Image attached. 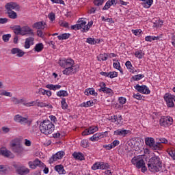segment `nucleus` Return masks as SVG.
I'll list each match as a JSON object with an SVG mask.
<instances>
[{"mask_svg":"<svg viewBox=\"0 0 175 175\" xmlns=\"http://www.w3.org/2000/svg\"><path fill=\"white\" fill-rule=\"evenodd\" d=\"M14 32L16 35H21L22 36H25V35H35L33 29L30 28L28 25H25L22 27H21L20 25H18L14 27Z\"/></svg>","mask_w":175,"mask_h":175,"instance_id":"3","label":"nucleus"},{"mask_svg":"<svg viewBox=\"0 0 175 175\" xmlns=\"http://www.w3.org/2000/svg\"><path fill=\"white\" fill-rule=\"evenodd\" d=\"M44 135H51L54 131L55 126L50 121L44 120Z\"/></svg>","mask_w":175,"mask_h":175,"instance_id":"7","label":"nucleus"},{"mask_svg":"<svg viewBox=\"0 0 175 175\" xmlns=\"http://www.w3.org/2000/svg\"><path fill=\"white\" fill-rule=\"evenodd\" d=\"M11 101L14 103V105H20V103H22V105H23V106H26V107L35 106V101L27 102L25 98L18 99L16 97H12L11 98Z\"/></svg>","mask_w":175,"mask_h":175,"instance_id":"4","label":"nucleus"},{"mask_svg":"<svg viewBox=\"0 0 175 175\" xmlns=\"http://www.w3.org/2000/svg\"><path fill=\"white\" fill-rule=\"evenodd\" d=\"M110 165L107 163L103 162H97L95 163L92 166V170H98V169H101V170H104V169H109Z\"/></svg>","mask_w":175,"mask_h":175,"instance_id":"9","label":"nucleus"},{"mask_svg":"<svg viewBox=\"0 0 175 175\" xmlns=\"http://www.w3.org/2000/svg\"><path fill=\"white\" fill-rule=\"evenodd\" d=\"M24 54H25V52L23 51V50L21 49H18V52L16 53V56L17 57H23L24 56Z\"/></svg>","mask_w":175,"mask_h":175,"instance_id":"64","label":"nucleus"},{"mask_svg":"<svg viewBox=\"0 0 175 175\" xmlns=\"http://www.w3.org/2000/svg\"><path fill=\"white\" fill-rule=\"evenodd\" d=\"M144 77V75L139 74V75L133 76L132 79L134 81H139V80H142V79H143Z\"/></svg>","mask_w":175,"mask_h":175,"instance_id":"42","label":"nucleus"},{"mask_svg":"<svg viewBox=\"0 0 175 175\" xmlns=\"http://www.w3.org/2000/svg\"><path fill=\"white\" fill-rule=\"evenodd\" d=\"M135 56L137 58H139V59H142V58H143V57H144V53H143V51L138 50V51H135Z\"/></svg>","mask_w":175,"mask_h":175,"instance_id":"40","label":"nucleus"},{"mask_svg":"<svg viewBox=\"0 0 175 175\" xmlns=\"http://www.w3.org/2000/svg\"><path fill=\"white\" fill-rule=\"evenodd\" d=\"M34 40L35 39L32 37L26 38L25 42V45H24L25 49H29L31 46H33Z\"/></svg>","mask_w":175,"mask_h":175,"instance_id":"17","label":"nucleus"},{"mask_svg":"<svg viewBox=\"0 0 175 175\" xmlns=\"http://www.w3.org/2000/svg\"><path fill=\"white\" fill-rule=\"evenodd\" d=\"M152 150H157L161 151V150H162V148H163V146L159 143V142H157L153 144V146H152Z\"/></svg>","mask_w":175,"mask_h":175,"instance_id":"32","label":"nucleus"},{"mask_svg":"<svg viewBox=\"0 0 175 175\" xmlns=\"http://www.w3.org/2000/svg\"><path fill=\"white\" fill-rule=\"evenodd\" d=\"M86 42L89 44H96V41H95V39L92 38H88Z\"/></svg>","mask_w":175,"mask_h":175,"instance_id":"57","label":"nucleus"},{"mask_svg":"<svg viewBox=\"0 0 175 175\" xmlns=\"http://www.w3.org/2000/svg\"><path fill=\"white\" fill-rule=\"evenodd\" d=\"M81 146L83 147V148H87V147H90V144H88V140L83 139L81 142Z\"/></svg>","mask_w":175,"mask_h":175,"instance_id":"49","label":"nucleus"},{"mask_svg":"<svg viewBox=\"0 0 175 175\" xmlns=\"http://www.w3.org/2000/svg\"><path fill=\"white\" fill-rule=\"evenodd\" d=\"M10 38H12L10 34H4L2 37L3 42H9V39H10Z\"/></svg>","mask_w":175,"mask_h":175,"instance_id":"58","label":"nucleus"},{"mask_svg":"<svg viewBox=\"0 0 175 175\" xmlns=\"http://www.w3.org/2000/svg\"><path fill=\"white\" fill-rule=\"evenodd\" d=\"M159 122H160L161 126H164L165 128H167L168 126H170L172 124H173V118L170 116L162 117L160 119Z\"/></svg>","mask_w":175,"mask_h":175,"instance_id":"5","label":"nucleus"},{"mask_svg":"<svg viewBox=\"0 0 175 175\" xmlns=\"http://www.w3.org/2000/svg\"><path fill=\"white\" fill-rule=\"evenodd\" d=\"M85 95H94V96H96V95H98V93L95 92L94 88H89L85 90Z\"/></svg>","mask_w":175,"mask_h":175,"instance_id":"28","label":"nucleus"},{"mask_svg":"<svg viewBox=\"0 0 175 175\" xmlns=\"http://www.w3.org/2000/svg\"><path fill=\"white\" fill-rule=\"evenodd\" d=\"M113 5H117V1H116V0H108L103 8V10H109Z\"/></svg>","mask_w":175,"mask_h":175,"instance_id":"19","label":"nucleus"},{"mask_svg":"<svg viewBox=\"0 0 175 175\" xmlns=\"http://www.w3.org/2000/svg\"><path fill=\"white\" fill-rule=\"evenodd\" d=\"M145 143L146 146H148L150 148H152L155 143V139H154L152 137H146L145 139Z\"/></svg>","mask_w":175,"mask_h":175,"instance_id":"23","label":"nucleus"},{"mask_svg":"<svg viewBox=\"0 0 175 175\" xmlns=\"http://www.w3.org/2000/svg\"><path fill=\"white\" fill-rule=\"evenodd\" d=\"M133 97L134 99H137L138 100H142V98H143L140 93L134 94Z\"/></svg>","mask_w":175,"mask_h":175,"instance_id":"62","label":"nucleus"},{"mask_svg":"<svg viewBox=\"0 0 175 175\" xmlns=\"http://www.w3.org/2000/svg\"><path fill=\"white\" fill-rule=\"evenodd\" d=\"M33 28H36V29H40V28H42L43 27V22H37L35 23L33 25H32Z\"/></svg>","mask_w":175,"mask_h":175,"instance_id":"44","label":"nucleus"},{"mask_svg":"<svg viewBox=\"0 0 175 175\" xmlns=\"http://www.w3.org/2000/svg\"><path fill=\"white\" fill-rule=\"evenodd\" d=\"M148 168L152 173H158L162 169V161L159 156L152 157L148 163Z\"/></svg>","mask_w":175,"mask_h":175,"instance_id":"2","label":"nucleus"},{"mask_svg":"<svg viewBox=\"0 0 175 175\" xmlns=\"http://www.w3.org/2000/svg\"><path fill=\"white\" fill-rule=\"evenodd\" d=\"M35 102L34 106L36 105L38 106V107H44V103L40 101V100H36Z\"/></svg>","mask_w":175,"mask_h":175,"instance_id":"56","label":"nucleus"},{"mask_svg":"<svg viewBox=\"0 0 175 175\" xmlns=\"http://www.w3.org/2000/svg\"><path fill=\"white\" fill-rule=\"evenodd\" d=\"M113 68H115V69H118V70H119L120 73H122V68H121V66L119 62H114L113 64Z\"/></svg>","mask_w":175,"mask_h":175,"instance_id":"45","label":"nucleus"},{"mask_svg":"<svg viewBox=\"0 0 175 175\" xmlns=\"http://www.w3.org/2000/svg\"><path fill=\"white\" fill-rule=\"evenodd\" d=\"M129 133H131V131L125 129H118L113 132L115 136H122V137H125Z\"/></svg>","mask_w":175,"mask_h":175,"instance_id":"14","label":"nucleus"},{"mask_svg":"<svg viewBox=\"0 0 175 175\" xmlns=\"http://www.w3.org/2000/svg\"><path fill=\"white\" fill-rule=\"evenodd\" d=\"M93 3L94 6H102L105 3V0H94Z\"/></svg>","mask_w":175,"mask_h":175,"instance_id":"46","label":"nucleus"},{"mask_svg":"<svg viewBox=\"0 0 175 175\" xmlns=\"http://www.w3.org/2000/svg\"><path fill=\"white\" fill-rule=\"evenodd\" d=\"M59 65L62 68L65 69L63 70V75L69 76V75H72V73H77L79 72V65H75V60L71 58L59 59Z\"/></svg>","mask_w":175,"mask_h":175,"instance_id":"1","label":"nucleus"},{"mask_svg":"<svg viewBox=\"0 0 175 175\" xmlns=\"http://www.w3.org/2000/svg\"><path fill=\"white\" fill-rule=\"evenodd\" d=\"M9 172L8 167L4 165H0V174H6Z\"/></svg>","mask_w":175,"mask_h":175,"instance_id":"38","label":"nucleus"},{"mask_svg":"<svg viewBox=\"0 0 175 175\" xmlns=\"http://www.w3.org/2000/svg\"><path fill=\"white\" fill-rule=\"evenodd\" d=\"M48 18H49L50 21L53 23L55 21V14L54 12H51L48 15Z\"/></svg>","mask_w":175,"mask_h":175,"instance_id":"54","label":"nucleus"},{"mask_svg":"<svg viewBox=\"0 0 175 175\" xmlns=\"http://www.w3.org/2000/svg\"><path fill=\"white\" fill-rule=\"evenodd\" d=\"M8 16L10 18H12V20H14L17 18V13H16L14 11H10L8 12Z\"/></svg>","mask_w":175,"mask_h":175,"instance_id":"47","label":"nucleus"},{"mask_svg":"<svg viewBox=\"0 0 175 175\" xmlns=\"http://www.w3.org/2000/svg\"><path fill=\"white\" fill-rule=\"evenodd\" d=\"M163 25V21L161 19H158L153 23V27L154 28H161Z\"/></svg>","mask_w":175,"mask_h":175,"instance_id":"34","label":"nucleus"},{"mask_svg":"<svg viewBox=\"0 0 175 175\" xmlns=\"http://www.w3.org/2000/svg\"><path fill=\"white\" fill-rule=\"evenodd\" d=\"M57 96H68L69 94H68V92L66 90H59V92H57Z\"/></svg>","mask_w":175,"mask_h":175,"instance_id":"41","label":"nucleus"},{"mask_svg":"<svg viewBox=\"0 0 175 175\" xmlns=\"http://www.w3.org/2000/svg\"><path fill=\"white\" fill-rule=\"evenodd\" d=\"M17 172H18V174H20V175L28 174V173H29V169L25 167H22L17 170Z\"/></svg>","mask_w":175,"mask_h":175,"instance_id":"25","label":"nucleus"},{"mask_svg":"<svg viewBox=\"0 0 175 175\" xmlns=\"http://www.w3.org/2000/svg\"><path fill=\"white\" fill-rule=\"evenodd\" d=\"M5 8L8 12H12V10L20 11V5L16 2L8 3L5 4Z\"/></svg>","mask_w":175,"mask_h":175,"instance_id":"8","label":"nucleus"},{"mask_svg":"<svg viewBox=\"0 0 175 175\" xmlns=\"http://www.w3.org/2000/svg\"><path fill=\"white\" fill-rule=\"evenodd\" d=\"M103 137H105V135L103 134L100 133H97L92 136L90 138V140L91 142H98V140H100V139H103Z\"/></svg>","mask_w":175,"mask_h":175,"instance_id":"18","label":"nucleus"},{"mask_svg":"<svg viewBox=\"0 0 175 175\" xmlns=\"http://www.w3.org/2000/svg\"><path fill=\"white\" fill-rule=\"evenodd\" d=\"M20 144V139L18 138H15L14 139H12L10 142V147L12 149L14 148V147H16V146H18Z\"/></svg>","mask_w":175,"mask_h":175,"instance_id":"36","label":"nucleus"},{"mask_svg":"<svg viewBox=\"0 0 175 175\" xmlns=\"http://www.w3.org/2000/svg\"><path fill=\"white\" fill-rule=\"evenodd\" d=\"M117 76H118V72L116 71L109 72L108 75V77H109V79H114L115 77H117Z\"/></svg>","mask_w":175,"mask_h":175,"instance_id":"52","label":"nucleus"},{"mask_svg":"<svg viewBox=\"0 0 175 175\" xmlns=\"http://www.w3.org/2000/svg\"><path fill=\"white\" fill-rule=\"evenodd\" d=\"M99 131V128L97 126H91L88 129H85L83 132H82V136H88V135H92L95 133V132H98Z\"/></svg>","mask_w":175,"mask_h":175,"instance_id":"13","label":"nucleus"},{"mask_svg":"<svg viewBox=\"0 0 175 175\" xmlns=\"http://www.w3.org/2000/svg\"><path fill=\"white\" fill-rule=\"evenodd\" d=\"M78 25L79 26V29H82L83 32H88L90 31V28L87 26V21H85V18H84L79 19Z\"/></svg>","mask_w":175,"mask_h":175,"instance_id":"12","label":"nucleus"},{"mask_svg":"<svg viewBox=\"0 0 175 175\" xmlns=\"http://www.w3.org/2000/svg\"><path fill=\"white\" fill-rule=\"evenodd\" d=\"M101 92H104V94H108L109 95L113 94V90L109 88H105L101 90Z\"/></svg>","mask_w":175,"mask_h":175,"instance_id":"53","label":"nucleus"},{"mask_svg":"<svg viewBox=\"0 0 175 175\" xmlns=\"http://www.w3.org/2000/svg\"><path fill=\"white\" fill-rule=\"evenodd\" d=\"M14 120L15 122H19V124H28V118H24L20 115H16L14 117Z\"/></svg>","mask_w":175,"mask_h":175,"instance_id":"15","label":"nucleus"},{"mask_svg":"<svg viewBox=\"0 0 175 175\" xmlns=\"http://www.w3.org/2000/svg\"><path fill=\"white\" fill-rule=\"evenodd\" d=\"M44 107H46L45 111H46L48 114H51V111H53V105H51V104H45Z\"/></svg>","mask_w":175,"mask_h":175,"instance_id":"43","label":"nucleus"},{"mask_svg":"<svg viewBox=\"0 0 175 175\" xmlns=\"http://www.w3.org/2000/svg\"><path fill=\"white\" fill-rule=\"evenodd\" d=\"M29 166L31 169H36V166H40V161L36 159L34 161H29Z\"/></svg>","mask_w":175,"mask_h":175,"instance_id":"22","label":"nucleus"},{"mask_svg":"<svg viewBox=\"0 0 175 175\" xmlns=\"http://www.w3.org/2000/svg\"><path fill=\"white\" fill-rule=\"evenodd\" d=\"M99 87H100V88L98 90L99 92H102L105 88H107L106 83H105V82H100L99 83Z\"/></svg>","mask_w":175,"mask_h":175,"instance_id":"60","label":"nucleus"},{"mask_svg":"<svg viewBox=\"0 0 175 175\" xmlns=\"http://www.w3.org/2000/svg\"><path fill=\"white\" fill-rule=\"evenodd\" d=\"M64 155H65V152H64V151L57 152L56 154H53L49 159V163H54V162H55L57 161H59V159H62V158H64Z\"/></svg>","mask_w":175,"mask_h":175,"instance_id":"10","label":"nucleus"},{"mask_svg":"<svg viewBox=\"0 0 175 175\" xmlns=\"http://www.w3.org/2000/svg\"><path fill=\"white\" fill-rule=\"evenodd\" d=\"M44 46L43 45V43H38L36 44L33 50L34 51H36L37 53H40L42 50H43Z\"/></svg>","mask_w":175,"mask_h":175,"instance_id":"33","label":"nucleus"},{"mask_svg":"<svg viewBox=\"0 0 175 175\" xmlns=\"http://www.w3.org/2000/svg\"><path fill=\"white\" fill-rule=\"evenodd\" d=\"M1 154L7 158H14V154L12 152L4 148L1 149Z\"/></svg>","mask_w":175,"mask_h":175,"instance_id":"20","label":"nucleus"},{"mask_svg":"<svg viewBox=\"0 0 175 175\" xmlns=\"http://www.w3.org/2000/svg\"><path fill=\"white\" fill-rule=\"evenodd\" d=\"M118 102L120 105H125L126 103V98L125 97H119Z\"/></svg>","mask_w":175,"mask_h":175,"instance_id":"59","label":"nucleus"},{"mask_svg":"<svg viewBox=\"0 0 175 175\" xmlns=\"http://www.w3.org/2000/svg\"><path fill=\"white\" fill-rule=\"evenodd\" d=\"M91 106H94V101L92 100H89L87 101L86 103L84 102L82 104H81V107H91Z\"/></svg>","mask_w":175,"mask_h":175,"instance_id":"39","label":"nucleus"},{"mask_svg":"<svg viewBox=\"0 0 175 175\" xmlns=\"http://www.w3.org/2000/svg\"><path fill=\"white\" fill-rule=\"evenodd\" d=\"M126 65V68H127L128 70L131 72V73H135V68L133 67V66L132 65V63L131 62V61H127L125 63Z\"/></svg>","mask_w":175,"mask_h":175,"instance_id":"29","label":"nucleus"},{"mask_svg":"<svg viewBox=\"0 0 175 175\" xmlns=\"http://www.w3.org/2000/svg\"><path fill=\"white\" fill-rule=\"evenodd\" d=\"M134 88L135 90H137V91H138V92H140L141 94H145L146 95H148V94H150L151 92L150 89H148L146 85H140L137 84Z\"/></svg>","mask_w":175,"mask_h":175,"instance_id":"11","label":"nucleus"},{"mask_svg":"<svg viewBox=\"0 0 175 175\" xmlns=\"http://www.w3.org/2000/svg\"><path fill=\"white\" fill-rule=\"evenodd\" d=\"M0 95L12 97V93L10 92H7L6 90H0Z\"/></svg>","mask_w":175,"mask_h":175,"instance_id":"50","label":"nucleus"},{"mask_svg":"<svg viewBox=\"0 0 175 175\" xmlns=\"http://www.w3.org/2000/svg\"><path fill=\"white\" fill-rule=\"evenodd\" d=\"M46 88H49V90H53V91H57V90H59L61 88V85L49 84V85H46Z\"/></svg>","mask_w":175,"mask_h":175,"instance_id":"35","label":"nucleus"},{"mask_svg":"<svg viewBox=\"0 0 175 175\" xmlns=\"http://www.w3.org/2000/svg\"><path fill=\"white\" fill-rule=\"evenodd\" d=\"M107 57H109V54L107 53H101L97 56L98 61H107Z\"/></svg>","mask_w":175,"mask_h":175,"instance_id":"31","label":"nucleus"},{"mask_svg":"<svg viewBox=\"0 0 175 175\" xmlns=\"http://www.w3.org/2000/svg\"><path fill=\"white\" fill-rule=\"evenodd\" d=\"M164 100L166 102L167 107H174V95L170 93H165L163 96Z\"/></svg>","mask_w":175,"mask_h":175,"instance_id":"6","label":"nucleus"},{"mask_svg":"<svg viewBox=\"0 0 175 175\" xmlns=\"http://www.w3.org/2000/svg\"><path fill=\"white\" fill-rule=\"evenodd\" d=\"M55 170L59 174H66V171L64 168V165H57L55 166Z\"/></svg>","mask_w":175,"mask_h":175,"instance_id":"21","label":"nucleus"},{"mask_svg":"<svg viewBox=\"0 0 175 175\" xmlns=\"http://www.w3.org/2000/svg\"><path fill=\"white\" fill-rule=\"evenodd\" d=\"M61 103H62V109H63V110H66V109H68V103H66V99L62 98Z\"/></svg>","mask_w":175,"mask_h":175,"instance_id":"51","label":"nucleus"},{"mask_svg":"<svg viewBox=\"0 0 175 175\" xmlns=\"http://www.w3.org/2000/svg\"><path fill=\"white\" fill-rule=\"evenodd\" d=\"M72 157L79 161H84V154L81 152H74Z\"/></svg>","mask_w":175,"mask_h":175,"instance_id":"27","label":"nucleus"},{"mask_svg":"<svg viewBox=\"0 0 175 175\" xmlns=\"http://www.w3.org/2000/svg\"><path fill=\"white\" fill-rule=\"evenodd\" d=\"M59 25L63 28H69V23L64 21H59Z\"/></svg>","mask_w":175,"mask_h":175,"instance_id":"48","label":"nucleus"},{"mask_svg":"<svg viewBox=\"0 0 175 175\" xmlns=\"http://www.w3.org/2000/svg\"><path fill=\"white\" fill-rule=\"evenodd\" d=\"M139 160H140V159L135 157L132 159L131 163H133V165H135V166H136Z\"/></svg>","mask_w":175,"mask_h":175,"instance_id":"63","label":"nucleus"},{"mask_svg":"<svg viewBox=\"0 0 175 175\" xmlns=\"http://www.w3.org/2000/svg\"><path fill=\"white\" fill-rule=\"evenodd\" d=\"M12 150L14 152H16V154H21V152L24 151V148H23V146L19 144L16 146L14 147Z\"/></svg>","mask_w":175,"mask_h":175,"instance_id":"26","label":"nucleus"},{"mask_svg":"<svg viewBox=\"0 0 175 175\" xmlns=\"http://www.w3.org/2000/svg\"><path fill=\"white\" fill-rule=\"evenodd\" d=\"M136 167L137 169H142V173H145V172H147V167H146V163H144V160L140 159L138 161V163L136 165Z\"/></svg>","mask_w":175,"mask_h":175,"instance_id":"16","label":"nucleus"},{"mask_svg":"<svg viewBox=\"0 0 175 175\" xmlns=\"http://www.w3.org/2000/svg\"><path fill=\"white\" fill-rule=\"evenodd\" d=\"M167 152L169 154V155L170 157H172V155L175 154V148H170L167 149Z\"/></svg>","mask_w":175,"mask_h":175,"instance_id":"61","label":"nucleus"},{"mask_svg":"<svg viewBox=\"0 0 175 175\" xmlns=\"http://www.w3.org/2000/svg\"><path fill=\"white\" fill-rule=\"evenodd\" d=\"M139 1H142V2H144L142 5L144 8H145L146 9H148L151 8V5H152V3H154V0H139Z\"/></svg>","mask_w":175,"mask_h":175,"instance_id":"24","label":"nucleus"},{"mask_svg":"<svg viewBox=\"0 0 175 175\" xmlns=\"http://www.w3.org/2000/svg\"><path fill=\"white\" fill-rule=\"evenodd\" d=\"M146 42H152V40H159V36H148L145 38Z\"/></svg>","mask_w":175,"mask_h":175,"instance_id":"37","label":"nucleus"},{"mask_svg":"<svg viewBox=\"0 0 175 175\" xmlns=\"http://www.w3.org/2000/svg\"><path fill=\"white\" fill-rule=\"evenodd\" d=\"M40 122V131L41 133H44V120L42 122H38V124Z\"/></svg>","mask_w":175,"mask_h":175,"instance_id":"55","label":"nucleus"},{"mask_svg":"<svg viewBox=\"0 0 175 175\" xmlns=\"http://www.w3.org/2000/svg\"><path fill=\"white\" fill-rule=\"evenodd\" d=\"M57 38L59 40H66V39H69V38H70V33H64L58 36Z\"/></svg>","mask_w":175,"mask_h":175,"instance_id":"30","label":"nucleus"}]
</instances>
